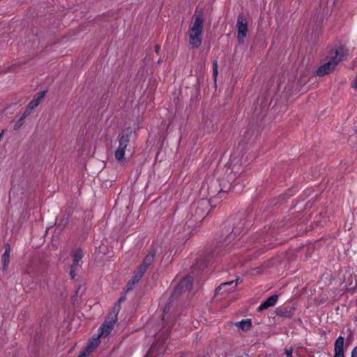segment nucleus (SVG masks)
Wrapping results in <instances>:
<instances>
[{
	"instance_id": "f257e3e1",
	"label": "nucleus",
	"mask_w": 357,
	"mask_h": 357,
	"mask_svg": "<svg viewBox=\"0 0 357 357\" xmlns=\"http://www.w3.org/2000/svg\"><path fill=\"white\" fill-rule=\"evenodd\" d=\"M330 60L319 66L317 70V75L319 77L325 76L334 70L337 64L347 58L348 50L344 45H340L335 50H332L330 53Z\"/></svg>"
},
{
	"instance_id": "f03ea898",
	"label": "nucleus",
	"mask_w": 357,
	"mask_h": 357,
	"mask_svg": "<svg viewBox=\"0 0 357 357\" xmlns=\"http://www.w3.org/2000/svg\"><path fill=\"white\" fill-rule=\"evenodd\" d=\"M126 300V296H121L113 305L112 311L109 313L105 322L99 328V335L108 336L114 328V325L117 321L119 312L121 308V303Z\"/></svg>"
},
{
	"instance_id": "7ed1b4c3",
	"label": "nucleus",
	"mask_w": 357,
	"mask_h": 357,
	"mask_svg": "<svg viewBox=\"0 0 357 357\" xmlns=\"http://www.w3.org/2000/svg\"><path fill=\"white\" fill-rule=\"evenodd\" d=\"M204 18L202 12L195 15L192 26L190 29V44L194 48H198L202 44V35L203 31Z\"/></svg>"
},
{
	"instance_id": "20e7f679",
	"label": "nucleus",
	"mask_w": 357,
	"mask_h": 357,
	"mask_svg": "<svg viewBox=\"0 0 357 357\" xmlns=\"http://www.w3.org/2000/svg\"><path fill=\"white\" fill-rule=\"evenodd\" d=\"M155 257V250H152L145 257L143 263L138 267L132 279L128 282L126 289V291L132 290V287L139 282L149 266L153 262Z\"/></svg>"
},
{
	"instance_id": "39448f33",
	"label": "nucleus",
	"mask_w": 357,
	"mask_h": 357,
	"mask_svg": "<svg viewBox=\"0 0 357 357\" xmlns=\"http://www.w3.org/2000/svg\"><path fill=\"white\" fill-rule=\"evenodd\" d=\"M210 206V201L207 199H202L194 202L190 206V213L192 216H194L196 220L203 219L208 215Z\"/></svg>"
},
{
	"instance_id": "423d86ee",
	"label": "nucleus",
	"mask_w": 357,
	"mask_h": 357,
	"mask_svg": "<svg viewBox=\"0 0 357 357\" xmlns=\"http://www.w3.org/2000/svg\"><path fill=\"white\" fill-rule=\"evenodd\" d=\"M328 1L329 0H320L319 6L314 15V22L317 26H321L331 13V8L328 7Z\"/></svg>"
},
{
	"instance_id": "0eeeda50",
	"label": "nucleus",
	"mask_w": 357,
	"mask_h": 357,
	"mask_svg": "<svg viewBox=\"0 0 357 357\" xmlns=\"http://www.w3.org/2000/svg\"><path fill=\"white\" fill-rule=\"evenodd\" d=\"M236 27L238 31L237 40L239 44L243 45L248 33V21L243 13H240L238 16Z\"/></svg>"
},
{
	"instance_id": "6e6552de",
	"label": "nucleus",
	"mask_w": 357,
	"mask_h": 357,
	"mask_svg": "<svg viewBox=\"0 0 357 357\" xmlns=\"http://www.w3.org/2000/svg\"><path fill=\"white\" fill-rule=\"evenodd\" d=\"M130 141L129 135L122 134L119 139V146L115 151V158L120 161L124 158L125 151Z\"/></svg>"
},
{
	"instance_id": "1a4fd4ad",
	"label": "nucleus",
	"mask_w": 357,
	"mask_h": 357,
	"mask_svg": "<svg viewBox=\"0 0 357 357\" xmlns=\"http://www.w3.org/2000/svg\"><path fill=\"white\" fill-rule=\"evenodd\" d=\"M246 222L245 220H241L238 223L235 225L233 228L232 232L227 236L225 241L229 243L233 241L235 238L239 236L242 233H245L247 230L248 226L245 225Z\"/></svg>"
},
{
	"instance_id": "9d476101",
	"label": "nucleus",
	"mask_w": 357,
	"mask_h": 357,
	"mask_svg": "<svg viewBox=\"0 0 357 357\" xmlns=\"http://www.w3.org/2000/svg\"><path fill=\"white\" fill-rule=\"evenodd\" d=\"M239 176L236 172H234L231 169L227 174V178L225 179H222L220 185L221 187L220 191L222 192H227L230 190L232 188L233 183L236 179V178Z\"/></svg>"
},
{
	"instance_id": "9b49d317",
	"label": "nucleus",
	"mask_w": 357,
	"mask_h": 357,
	"mask_svg": "<svg viewBox=\"0 0 357 357\" xmlns=\"http://www.w3.org/2000/svg\"><path fill=\"white\" fill-rule=\"evenodd\" d=\"M238 280H239V278H236L234 280L221 283L216 288L215 294L216 295H219V294L224 295V294H227L229 292L234 291Z\"/></svg>"
},
{
	"instance_id": "f8f14e48",
	"label": "nucleus",
	"mask_w": 357,
	"mask_h": 357,
	"mask_svg": "<svg viewBox=\"0 0 357 357\" xmlns=\"http://www.w3.org/2000/svg\"><path fill=\"white\" fill-rule=\"evenodd\" d=\"M278 299V296L277 295H273L268 297L266 301L260 304V305L257 307V311L261 312L270 307L274 306L276 304Z\"/></svg>"
},
{
	"instance_id": "ddd939ff",
	"label": "nucleus",
	"mask_w": 357,
	"mask_h": 357,
	"mask_svg": "<svg viewBox=\"0 0 357 357\" xmlns=\"http://www.w3.org/2000/svg\"><path fill=\"white\" fill-rule=\"evenodd\" d=\"M47 91L44 90L38 93V96L36 98H33L26 106L24 112L32 111L40 103L41 100L44 98Z\"/></svg>"
},
{
	"instance_id": "4468645a",
	"label": "nucleus",
	"mask_w": 357,
	"mask_h": 357,
	"mask_svg": "<svg viewBox=\"0 0 357 357\" xmlns=\"http://www.w3.org/2000/svg\"><path fill=\"white\" fill-rule=\"evenodd\" d=\"M10 245L9 243L5 245V251L2 255L3 271H6L10 262Z\"/></svg>"
},
{
	"instance_id": "2eb2a0df",
	"label": "nucleus",
	"mask_w": 357,
	"mask_h": 357,
	"mask_svg": "<svg viewBox=\"0 0 357 357\" xmlns=\"http://www.w3.org/2000/svg\"><path fill=\"white\" fill-rule=\"evenodd\" d=\"M192 276L188 275L183 278V280L180 282L178 286V288L180 289L188 290L190 289L192 287Z\"/></svg>"
},
{
	"instance_id": "dca6fc26",
	"label": "nucleus",
	"mask_w": 357,
	"mask_h": 357,
	"mask_svg": "<svg viewBox=\"0 0 357 357\" xmlns=\"http://www.w3.org/2000/svg\"><path fill=\"white\" fill-rule=\"evenodd\" d=\"M83 257V251L79 248L75 249L72 255V257L73 259V265L78 266L79 261L82 260Z\"/></svg>"
},
{
	"instance_id": "f3484780",
	"label": "nucleus",
	"mask_w": 357,
	"mask_h": 357,
	"mask_svg": "<svg viewBox=\"0 0 357 357\" xmlns=\"http://www.w3.org/2000/svg\"><path fill=\"white\" fill-rule=\"evenodd\" d=\"M235 326L246 331L251 328L252 320L250 319H243L241 321L236 322Z\"/></svg>"
},
{
	"instance_id": "a211bd4d",
	"label": "nucleus",
	"mask_w": 357,
	"mask_h": 357,
	"mask_svg": "<svg viewBox=\"0 0 357 357\" xmlns=\"http://www.w3.org/2000/svg\"><path fill=\"white\" fill-rule=\"evenodd\" d=\"M344 338L343 336L337 337L335 342L334 351H344Z\"/></svg>"
},
{
	"instance_id": "6ab92c4d",
	"label": "nucleus",
	"mask_w": 357,
	"mask_h": 357,
	"mask_svg": "<svg viewBox=\"0 0 357 357\" xmlns=\"http://www.w3.org/2000/svg\"><path fill=\"white\" fill-rule=\"evenodd\" d=\"M20 105L17 102L4 105L3 102H0V112H5L7 109L17 110Z\"/></svg>"
},
{
	"instance_id": "aec40b11",
	"label": "nucleus",
	"mask_w": 357,
	"mask_h": 357,
	"mask_svg": "<svg viewBox=\"0 0 357 357\" xmlns=\"http://www.w3.org/2000/svg\"><path fill=\"white\" fill-rule=\"evenodd\" d=\"M100 335H98L96 337H93L92 340H91L89 341V342L88 343V344L86 345V347L84 348V349H87L89 348V354L91 351V350L95 348L96 346L98 345L100 341H99V337H100Z\"/></svg>"
},
{
	"instance_id": "412c9836",
	"label": "nucleus",
	"mask_w": 357,
	"mask_h": 357,
	"mask_svg": "<svg viewBox=\"0 0 357 357\" xmlns=\"http://www.w3.org/2000/svg\"><path fill=\"white\" fill-rule=\"evenodd\" d=\"M26 117V114H24L20 117V119H18V120L15 122V125H14V127H13V129H14L15 130H19V129H20V128L23 125V123H24V120H25Z\"/></svg>"
},
{
	"instance_id": "4be33fe9",
	"label": "nucleus",
	"mask_w": 357,
	"mask_h": 357,
	"mask_svg": "<svg viewBox=\"0 0 357 357\" xmlns=\"http://www.w3.org/2000/svg\"><path fill=\"white\" fill-rule=\"evenodd\" d=\"M278 314L284 317H290L291 316V310H288L287 307L284 309L280 308L278 309Z\"/></svg>"
},
{
	"instance_id": "5701e85b",
	"label": "nucleus",
	"mask_w": 357,
	"mask_h": 357,
	"mask_svg": "<svg viewBox=\"0 0 357 357\" xmlns=\"http://www.w3.org/2000/svg\"><path fill=\"white\" fill-rule=\"evenodd\" d=\"M218 61L216 59H214L213 61V77H214L215 80L216 79V77L218 74Z\"/></svg>"
},
{
	"instance_id": "b1692460",
	"label": "nucleus",
	"mask_w": 357,
	"mask_h": 357,
	"mask_svg": "<svg viewBox=\"0 0 357 357\" xmlns=\"http://www.w3.org/2000/svg\"><path fill=\"white\" fill-rule=\"evenodd\" d=\"M78 266L71 265L70 266V275L71 277V279H74L76 275V271Z\"/></svg>"
},
{
	"instance_id": "393cba45",
	"label": "nucleus",
	"mask_w": 357,
	"mask_h": 357,
	"mask_svg": "<svg viewBox=\"0 0 357 357\" xmlns=\"http://www.w3.org/2000/svg\"><path fill=\"white\" fill-rule=\"evenodd\" d=\"M284 351L287 357H293L294 349L292 347L285 348Z\"/></svg>"
},
{
	"instance_id": "a878e982",
	"label": "nucleus",
	"mask_w": 357,
	"mask_h": 357,
	"mask_svg": "<svg viewBox=\"0 0 357 357\" xmlns=\"http://www.w3.org/2000/svg\"><path fill=\"white\" fill-rule=\"evenodd\" d=\"M333 357H344V351H334V356H333Z\"/></svg>"
},
{
	"instance_id": "bb28decb",
	"label": "nucleus",
	"mask_w": 357,
	"mask_h": 357,
	"mask_svg": "<svg viewBox=\"0 0 357 357\" xmlns=\"http://www.w3.org/2000/svg\"><path fill=\"white\" fill-rule=\"evenodd\" d=\"M89 354V348L84 349V350L80 353L78 357H86Z\"/></svg>"
},
{
	"instance_id": "cd10ccee",
	"label": "nucleus",
	"mask_w": 357,
	"mask_h": 357,
	"mask_svg": "<svg viewBox=\"0 0 357 357\" xmlns=\"http://www.w3.org/2000/svg\"><path fill=\"white\" fill-rule=\"evenodd\" d=\"M351 357H357V346L352 349Z\"/></svg>"
},
{
	"instance_id": "c85d7f7f",
	"label": "nucleus",
	"mask_w": 357,
	"mask_h": 357,
	"mask_svg": "<svg viewBox=\"0 0 357 357\" xmlns=\"http://www.w3.org/2000/svg\"><path fill=\"white\" fill-rule=\"evenodd\" d=\"M160 49V46L159 45H155L154 47V51L155 53H158Z\"/></svg>"
},
{
	"instance_id": "c756f323",
	"label": "nucleus",
	"mask_w": 357,
	"mask_h": 357,
	"mask_svg": "<svg viewBox=\"0 0 357 357\" xmlns=\"http://www.w3.org/2000/svg\"><path fill=\"white\" fill-rule=\"evenodd\" d=\"M155 345H153L152 347L151 348V350L149 351V354H151V353L153 352L154 349H155Z\"/></svg>"
},
{
	"instance_id": "7c9ffc66",
	"label": "nucleus",
	"mask_w": 357,
	"mask_h": 357,
	"mask_svg": "<svg viewBox=\"0 0 357 357\" xmlns=\"http://www.w3.org/2000/svg\"><path fill=\"white\" fill-rule=\"evenodd\" d=\"M102 246H103V243H102V245H101V246H100V248H99V249H100V252H102V253H104V254H105V252L102 250Z\"/></svg>"
}]
</instances>
